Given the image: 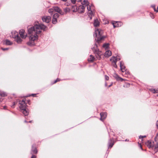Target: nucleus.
I'll return each mask as SVG.
<instances>
[{
    "instance_id": "48",
    "label": "nucleus",
    "mask_w": 158,
    "mask_h": 158,
    "mask_svg": "<svg viewBox=\"0 0 158 158\" xmlns=\"http://www.w3.org/2000/svg\"><path fill=\"white\" fill-rule=\"evenodd\" d=\"M2 100V99L1 98H0V102Z\"/></svg>"
},
{
    "instance_id": "50",
    "label": "nucleus",
    "mask_w": 158,
    "mask_h": 158,
    "mask_svg": "<svg viewBox=\"0 0 158 158\" xmlns=\"http://www.w3.org/2000/svg\"><path fill=\"white\" fill-rule=\"evenodd\" d=\"M140 147L142 149V146H141L140 144Z\"/></svg>"
},
{
    "instance_id": "36",
    "label": "nucleus",
    "mask_w": 158,
    "mask_h": 158,
    "mask_svg": "<svg viewBox=\"0 0 158 158\" xmlns=\"http://www.w3.org/2000/svg\"><path fill=\"white\" fill-rule=\"evenodd\" d=\"M60 80L59 78H57L56 80L55 81L54 83H56L57 82L59 81Z\"/></svg>"
},
{
    "instance_id": "22",
    "label": "nucleus",
    "mask_w": 158,
    "mask_h": 158,
    "mask_svg": "<svg viewBox=\"0 0 158 158\" xmlns=\"http://www.w3.org/2000/svg\"><path fill=\"white\" fill-rule=\"evenodd\" d=\"M81 4L85 5V7L89 5V2L87 0H84L81 3Z\"/></svg>"
},
{
    "instance_id": "47",
    "label": "nucleus",
    "mask_w": 158,
    "mask_h": 158,
    "mask_svg": "<svg viewBox=\"0 0 158 158\" xmlns=\"http://www.w3.org/2000/svg\"><path fill=\"white\" fill-rule=\"evenodd\" d=\"M105 86L106 87L107 86V84L106 82H105Z\"/></svg>"
},
{
    "instance_id": "52",
    "label": "nucleus",
    "mask_w": 158,
    "mask_h": 158,
    "mask_svg": "<svg viewBox=\"0 0 158 158\" xmlns=\"http://www.w3.org/2000/svg\"><path fill=\"white\" fill-rule=\"evenodd\" d=\"M24 122H25V123H27V121L26 120H25L24 121Z\"/></svg>"
},
{
    "instance_id": "14",
    "label": "nucleus",
    "mask_w": 158,
    "mask_h": 158,
    "mask_svg": "<svg viewBox=\"0 0 158 158\" xmlns=\"http://www.w3.org/2000/svg\"><path fill=\"white\" fill-rule=\"evenodd\" d=\"M114 143H113V139H110L108 142V146L109 148H111L112 147Z\"/></svg>"
},
{
    "instance_id": "21",
    "label": "nucleus",
    "mask_w": 158,
    "mask_h": 158,
    "mask_svg": "<svg viewBox=\"0 0 158 158\" xmlns=\"http://www.w3.org/2000/svg\"><path fill=\"white\" fill-rule=\"evenodd\" d=\"M147 146L149 148H152L153 147L152 142L149 141H148L147 142Z\"/></svg>"
},
{
    "instance_id": "6",
    "label": "nucleus",
    "mask_w": 158,
    "mask_h": 158,
    "mask_svg": "<svg viewBox=\"0 0 158 158\" xmlns=\"http://www.w3.org/2000/svg\"><path fill=\"white\" fill-rule=\"evenodd\" d=\"M121 59L119 56H117L116 57L113 56L110 59V60L112 62V64L113 66L115 68H117V66L116 65V62L118 60H120Z\"/></svg>"
},
{
    "instance_id": "35",
    "label": "nucleus",
    "mask_w": 158,
    "mask_h": 158,
    "mask_svg": "<svg viewBox=\"0 0 158 158\" xmlns=\"http://www.w3.org/2000/svg\"><path fill=\"white\" fill-rule=\"evenodd\" d=\"M150 16L153 19L154 18V15H153V14H152V13H150Z\"/></svg>"
},
{
    "instance_id": "15",
    "label": "nucleus",
    "mask_w": 158,
    "mask_h": 158,
    "mask_svg": "<svg viewBox=\"0 0 158 158\" xmlns=\"http://www.w3.org/2000/svg\"><path fill=\"white\" fill-rule=\"evenodd\" d=\"M114 77L118 81H122L123 79L122 78L120 77L117 74L114 73L113 75Z\"/></svg>"
},
{
    "instance_id": "39",
    "label": "nucleus",
    "mask_w": 158,
    "mask_h": 158,
    "mask_svg": "<svg viewBox=\"0 0 158 158\" xmlns=\"http://www.w3.org/2000/svg\"><path fill=\"white\" fill-rule=\"evenodd\" d=\"M2 50H3V51H5V50H8V48H2Z\"/></svg>"
},
{
    "instance_id": "16",
    "label": "nucleus",
    "mask_w": 158,
    "mask_h": 158,
    "mask_svg": "<svg viewBox=\"0 0 158 158\" xmlns=\"http://www.w3.org/2000/svg\"><path fill=\"white\" fill-rule=\"evenodd\" d=\"M111 52L110 51L107 50L105 53V56L106 57H108L111 56Z\"/></svg>"
},
{
    "instance_id": "20",
    "label": "nucleus",
    "mask_w": 158,
    "mask_h": 158,
    "mask_svg": "<svg viewBox=\"0 0 158 158\" xmlns=\"http://www.w3.org/2000/svg\"><path fill=\"white\" fill-rule=\"evenodd\" d=\"M37 152V149L35 148H33V146H32V149L31 151V153L33 154H36Z\"/></svg>"
},
{
    "instance_id": "2",
    "label": "nucleus",
    "mask_w": 158,
    "mask_h": 158,
    "mask_svg": "<svg viewBox=\"0 0 158 158\" xmlns=\"http://www.w3.org/2000/svg\"><path fill=\"white\" fill-rule=\"evenodd\" d=\"M103 31L100 29H95L94 33V37H95V40L98 43H99L100 41L104 39L105 38L104 36H102Z\"/></svg>"
},
{
    "instance_id": "24",
    "label": "nucleus",
    "mask_w": 158,
    "mask_h": 158,
    "mask_svg": "<svg viewBox=\"0 0 158 158\" xmlns=\"http://www.w3.org/2000/svg\"><path fill=\"white\" fill-rule=\"evenodd\" d=\"M0 95L1 97H4L7 96L6 93L3 91H1L0 92Z\"/></svg>"
},
{
    "instance_id": "54",
    "label": "nucleus",
    "mask_w": 158,
    "mask_h": 158,
    "mask_svg": "<svg viewBox=\"0 0 158 158\" xmlns=\"http://www.w3.org/2000/svg\"><path fill=\"white\" fill-rule=\"evenodd\" d=\"M154 7H155V6H153V9H154Z\"/></svg>"
},
{
    "instance_id": "37",
    "label": "nucleus",
    "mask_w": 158,
    "mask_h": 158,
    "mask_svg": "<svg viewBox=\"0 0 158 158\" xmlns=\"http://www.w3.org/2000/svg\"><path fill=\"white\" fill-rule=\"evenodd\" d=\"M15 102H13V103H12V106H11L12 108H14V106H15Z\"/></svg>"
},
{
    "instance_id": "26",
    "label": "nucleus",
    "mask_w": 158,
    "mask_h": 158,
    "mask_svg": "<svg viewBox=\"0 0 158 158\" xmlns=\"http://www.w3.org/2000/svg\"><path fill=\"white\" fill-rule=\"evenodd\" d=\"M54 9L53 8V7L52 8L48 10V12L49 13L51 14H52L53 12H54Z\"/></svg>"
},
{
    "instance_id": "27",
    "label": "nucleus",
    "mask_w": 158,
    "mask_h": 158,
    "mask_svg": "<svg viewBox=\"0 0 158 158\" xmlns=\"http://www.w3.org/2000/svg\"><path fill=\"white\" fill-rule=\"evenodd\" d=\"M154 150L156 152L158 151V143L155 146Z\"/></svg>"
},
{
    "instance_id": "45",
    "label": "nucleus",
    "mask_w": 158,
    "mask_h": 158,
    "mask_svg": "<svg viewBox=\"0 0 158 158\" xmlns=\"http://www.w3.org/2000/svg\"><path fill=\"white\" fill-rule=\"evenodd\" d=\"M36 94H31V96H33V97H34L35 96Z\"/></svg>"
},
{
    "instance_id": "29",
    "label": "nucleus",
    "mask_w": 158,
    "mask_h": 158,
    "mask_svg": "<svg viewBox=\"0 0 158 158\" xmlns=\"http://www.w3.org/2000/svg\"><path fill=\"white\" fill-rule=\"evenodd\" d=\"M52 22L53 24H55L57 22V19L55 18H53L52 20Z\"/></svg>"
},
{
    "instance_id": "44",
    "label": "nucleus",
    "mask_w": 158,
    "mask_h": 158,
    "mask_svg": "<svg viewBox=\"0 0 158 158\" xmlns=\"http://www.w3.org/2000/svg\"><path fill=\"white\" fill-rule=\"evenodd\" d=\"M37 23H38V24H35V25H43V24H39V23H38V22H37ZM35 25H34V26H35Z\"/></svg>"
},
{
    "instance_id": "5",
    "label": "nucleus",
    "mask_w": 158,
    "mask_h": 158,
    "mask_svg": "<svg viewBox=\"0 0 158 158\" xmlns=\"http://www.w3.org/2000/svg\"><path fill=\"white\" fill-rule=\"evenodd\" d=\"M12 37L15 39L16 42L18 44H20L22 41V40L19 36V34L16 31H13L11 32Z\"/></svg>"
},
{
    "instance_id": "55",
    "label": "nucleus",
    "mask_w": 158,
    "mask_h": 158,
    "mask_svg": "<svg viewBox=\"0 0 158 158\" xmlns=\"http://www.w3.org/2000/svg\"><path fill=\"white\" fill-rule=\"evenodd\" d=\"M157 96L158 97V94L157 95Z\"/></svg>"
},
{
    "instance_id": "3",
    "label": "nucleus",
    "mask_w": 158,
    "mask_h": 158,
    "mask_svg": "<svg viewBox=\"0 0 158 158\" xmlns=\"http://www.w3.org/2000/svg\"><path fill=\"white\" fill-rule=\"evenodd\" d=\"M25 99H23L22 101H19V107L21 111L25 116L27 115L29 113L28 110L27 108V105L25 102Z\"/></svg>"
},
{
    "instance_id": "34",
    "label": "nucleus",
    "mask_w": 158,
    "mask_h": 158,
    "mask_svg": "<svg viewBox=\"0 0 158 158\" xmlns=\"http://www.w3.org/2000/svg\"><path fill=\"white\" fill-rule=\"evenodd\" d=\"M105 78L106 80H108L109 79V77L106 75L105 76Z\"/></svg>"
},
{
    "instance_id": "49",
    "label": "nucleus",
    "mask_w": 158,
    "mask_h": 158,
    "mask_svg": "<svg viewBox=\"0 0 158 158\" xmlns=\"http://www.w3.org/2000/svg\"><path fill=\"white\" fill-rule=\"evenodd\" d=\"M3 108L4 109H6V106H4Z\"/></svg>"
},
{
    "instance_id": "32",
    "label": "nucleus",
    "mask_w": 158,
    "mask_h": 158,
    "mask_svg": "<svg viewBox=\"0 0 158 158\" xmlns=\"http://www.w3.org/2000/svg\"><path fill=\"white\" fill-rule=\"evenodd\" d=\"M130 86V84L128 83H125V85H124V87H129Z\"/></svg>"
},
{
    "instance_id": "33",
    "label": "nucleus",
    "mask_w": 158,
    "mask_h": 158,
    "mask_svg": "<svg viewBox=\"0 0 158 158\" xmlns=\"http://www.w3.org/2000/svg\"><path fill=\"white\" fill-rule=\"evenodd\" d=\"M146 137V136L145 135H144V136H142V135H140L139 137V139H142H142L144 138V137Z\"/></svg>"
},
{
    "instance_id": "43",
    "label": "nucleus",
    "mask_w": 158,
    "mask_h": 158,
    "mask_svg": "<svg viewBox=\"0 0 158 158\" xmlns=\"http://www.w3.org/2000/svg\"><path fill=\"white\" fill-rule=\"evenodd\" d=\"M112 84H113V83L111 82V84L108 86V88H109V87H111L112 85Z\"/></svg>"
},
{
    "instance_id": "31",
    "label": "nucleus",
    "mask_w": 158,
    "mask_h": 158,
    "mask_svg": "<svg viewBox=\"0 0 158 158\" xmlns=\"http://www.w3.org/2000/svg\"><path fill=\"white\" fill-rule=\"evenodd\" d=\"M64 11L66 12H69L70 10V9L69 8L66 7L64 9Z\"/></svg>"
},
{
    "instance_id": "42",
    "label": "nucleus",
    "mask_w": 158,
    "mask_h": 158,
    "mask_svg": "<svg viewBox=\"0 0 158 158\" xmlns=\"http://www.w3.org/2000/svg\"><path fill=\"white\" fill-rule=\"evenodd\" d=\"M36 156H35V155H32L31 157V158H36Z\"/></svg>"
},
{
    "instance_id": "11",
    "label": "nucleus",
    "mask_w": 158,
    "mask_h": 158,
    "mask_svg": "<svg viewBox=\"0 0 158 158\" xmlns=\"http://www.w3.org/2000/svg\"><path fill=\"white\" fill-rule=\"evenodd\" d=\"M85 6L84 5L80 6L78 8V11L79 13H83L84 11Z\"/></svg>"
},
{
    "instance_id": "1",
    "label": "nucleus",
    "mask_w": 158,
    "mask_h": 158,
    "mask_svg": "<svg viewBox=\"0 0 158 158\" xmlns=\"http://www.w3.org/2000/svg\"><path fill=\"white\" fill-rule=\"evenodd\" d=\"M46 27L43 25H36L31 28H28V33L30 35L29 41L27 43V44L30 46L34 45V41L37 40L38 34L41 32V30H45Z\"/></svg>"
},
{
    "instance_id": "13",
    "label": "nucleus",
    "mask_w": 158,
    "mask_h": 158,
    "mask_svg": "<svg viewBox=\"0 0 158 158\" xmlns=\"http://www.w3.org/2000/svg\"><path fill=\"white\" fill-rule=\"evenodd\" d=\"M123 24L121 22H116L115 24L113 23V26L114 27H119L121 26Z\"/></svg>"
},
{
    "instance_id": "17",
    "label": "nucleus",
    "mask_w": 158,
    "mask_h": 158,
    "mask_svg": "<svg viewBox=\"0 0 158 158\" xmlns=\"http://www.w3.org/2000/svg\"><path fill=\"white\" fill-rule=\"evenodd\" d=\"M99 22L97 19H94V27H97L99 26Z\"/></svg>"
},
{
    "instance_id": "41",
    "label": "nucleus",
    "mask_w": 158,
    "mask_h": 158,
    "mask_svg": "<svg viewBox=\"0 0 158 158\" xmlns=\"http://www.w3.org/2000/svg\"><path fill=\"white\" fill-rule=\"evenodd\" d=\"M157 10H156V9L155 7H154V11L158 12V6H157Z\"/></svg>"
},
{
    "instance_id": "8",
    "label": "nucleus",
    "mask_w": 158,
    "mask_h": 158,
    "mask_svg": "<svg viewBox=\"0 0 158 158\" xmlns=\"http://www.w3.org/2000/svg\"><path fill=\"white\" fill-rule=\"evenodd\" d=\"M42 19L43 22L48 23L51 21V18L50 16H45L42 17Z\"/></svg>"
},
{
    "instance_id": "12",
    "label": "nucleus",
    "mask_w": 158,
    "mask_h": 158,
    "mask_svg": "<svg viewBox=\"0 0 158 158\" xmlns=\"http://www.w3.org/2000/svg\"><path fill=\"white\" fill-rule=\"evenodd\" d=\"M120 67L122 72H124L125 71V67L124 65V63L123 61H121L120 62Z\"/></svg>"
},
{
    "instance_id": "23",
    "label": "nucleus",
    "mask_w": 158,
    "mask_h": 158,
    "mask_svg": "<svg viewBox=\"0 0 158 158\" xmlns=\"http://www.w3.org/2000/svg\"><path fill=\"white\" fill-rule=\"evenodd\" d=\"M5 43L6 45H10L12 44V43L8 40H5Z\"/></svg>"
},
{
    "instance_id": "4",
    "label": "nucleus",
    "mask_w": 158,
    "mask_h": 158,
    "mask_svg": "<svg viewBox=\"0 0 158 158\" xmlns=\"http://www.w3.org/2000/svg\"><path fill=\"white\" fill-rule=\"evenodd\" d=\"M92 50L95 54L98 60H100L101 56L102 55L101 52L99 51L97 45L96 43L94 46L92 48Z\"/></svg>"
},
{
    "instance_id": "7",
    "label": "nucleus",
    "mask_w": 158,
    "mask_h": 158,
    "mask_svg": "<svg viewBox=\"0 0 158 158\" xmlns=\"http://www.w3.org/2000/svg\"><path fill=\"white\" fill-rule=\"evenodd\" d=\"M86 7H87V10L89 12L88 13V15L89 16H91V17H90V19H91L92 15H93V13L91 10V8L93 7V6L92 5L90 6L89 5H88Z\"/></svg>"
},
{
    "instance_id": "9",
    "label": "nucleus",
    "mask_w": 158,
    "mask_h": 158,
    "mask_svg": "<svg viewBox=\"0 0 158 158\" xmlns=\"http://www.w3.org/2000/svg\"><path fill=\"white\" fill-rule=\"evenodd\" d=\"M100 115L101 116V118L100 119V120L103 121L106 118L107 114L106 112H102L100 113Z\"/></svg>"
},
{
    "instance_id": "40",
    "label": "nucleus",
    "mask_w": 158,
    "mask_h": 158,
    "mask_svg": "<svg viewBox=\"0 0 158 158\" xmlns=\"http://www.w3.org/2000/svg\"><path fill=\"white\" fill-rule=\"evenodd\" d=\"M156 125L157 128L158 129V120L156 121Z\"/></svg>"
},
{
    "instance_id": "53",
    "label": "nucleus",
    "mask_w": 158,
    "mask_h": 158,
    "mask_svg": "<svg viewBox=\"0 0 158 158\" xmlns=\"http://www.w3.org/2000/svg\"><path fill=\"white\" fill-rule=\"evenodd\" d=\"M32 122V121H30L29 122V123H31Z\"/></svg>"
},
{
    "instance_id": "46",
    "label": "nucleus",
    "mask_w": 158,
    "mask_h": 158,
    "mask_svg": "<svg viewBox=\"0 0 158 158\" xmlns=\"http://www.w3.org/2000/svg\"><path fill=\"white\" fill-rule=\"evenodd\" d=\"M76 1L78 2H80L81 1V0H76Z\"/></svg>"
},
{
    "instance_id": "10",
    "label": "nucleus",
    "mask_w": 158,
    "mask_h": 158,
    "mask_svg": "<svg viewBox=\"0 0 158 158\" xmlns=\"http://www.w3.org/2000/svg\"><path fill=\"white\" fill-rule=\"evenodd\" d=\"M19 34L21 38L23 39H25L27 36V35L25 33V31L23 29L19 31Z\"/></svg>"
},
{
    "instance_id": "19",
    "label": "nucleus",
    "mask_w": 158,
    "mask_h": 158,
    "mask_svg": "<svg viewBox=\"0 0 158 158\" xmlns=\"http://www.w3.org/2000/svg\"><path fill=\"white\" fill-rule=\"evenodd\" d=\"M54 9V11L57 12L58 13H60V9L58 7H53Z\"/></svg>"
},
{
    "instance_id": "38",
    "label": "nucleus",
    "mask_w": 158,
    "mask_h": 158,
    "mask_svg": "<svg viewBox=\"0 0 158 158\" xmlns=\"http://www.w3.org/2000/svg\"><path fill=\"white\" fill-rule=\"evenodd\" d=\"M73 4H75L76 0H71Z\"/></svg>"
},
{
    "instance_id": "51",
    "label": "nucleus",
    "mask_w": 158,
    "mask_h": 158,
    "mask_svg": "<svg viewBox=\"0 0 158 158\" xmlns=\"http://www.w3.org/2000/svg\"><path fill=\"white\" fill-rule=\"evenodd\" d=\"M128 140H127V139H126L125 140V141H128Z\"/></svg>"
},
{
    "instance_id": "28",
    "label": "nucleus",
    "mask_w": 158,
    "mask_h": 158,
    "mask_svg": "<svg viewBox=\"0 0 158 158\" xmlns=\"http://www.w3.org/2000/svg\"><path fill=\"white\" fill-rule=\"evenodd\" d=\"M109 47V44H104L103 45V47L106 48V50Z\"/></svg>"
},
{
    "instance_id": "30",
    "label": "nucleus",
    "mask_w": 158,
    "mask_h": 158,
    "mask_svg": "<svg viewBox=\"0 0 158 158\" xmlns=\"http://www.w3.org/2000/svg\"><path fill=\"white\" fill-rule=\"evenodd\" d=\"M59 17V15L58 13H55V14L53 16V18H55L57 19V18Z\"/></svg>"
},
{
    "instance_id": "25",
    "label": "nucleus",
    "mask_w": 158,
    "mask_h": 158,
    "mask_svg": "<svg viewBox=\"0 0 158 158\" xmlns=\"http://www.w3.org/2000/svg\"><path fill=\"white\" fill-rule=\"evenodd\" d=\"M149 90L151 92H152L153 93L155 94V93H158V92L156 91V90L155 89H150Z\"/></svg>"
},
{
    "instance_id": "18",
    "label": "nucleus",
    "mask_w": 158,
    "mask_h": 158,
    "mask_svg": "<svg viewBox=\"0 0 158 158\" xmlns=\"http://www.w3.org/2000/svg\"><path fill=\"white\" fill-rule=\"evenodd\" d=\"M95 59V58L92 55H90L88 58V61H89L92 62L94 61Z\"/></svg>"
}]
</instances>
